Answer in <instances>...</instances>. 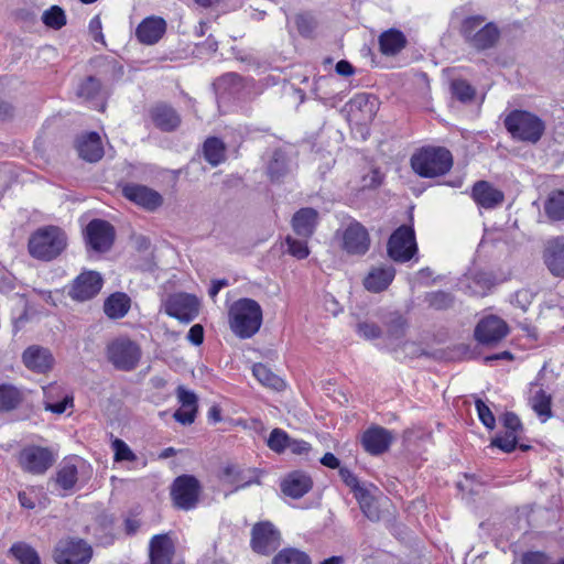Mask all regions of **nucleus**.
<instances>
[{
    "instance_id": "nucleus-30",
    "label": "nucleus",
    "mask_w": 564,
    "mask_h": 564,
    "mask_svg": "<svg viewBox=\"0 0 564 564\" xmlns=\"http://www.w3.org/2000/svg\"><path fill=\"white\" fill-rule=\"evenodd\" d=\"M226 150V144L217 137H208L202 147L205 161L214 167L225 162Z\"/></svg>"
},
{
    "instance_id": "nucleus-21",
    "label": "nucleus",
    "mask_w": 564,
    "mask_h": 564,
    "mask_svg": "<svg viewBox=\"0 0 564 564\" xmlns=\"http://www.w3.org/2000/svg\"><path fill=\"white\" fill-rule=\"evenodd\" d=\"M471 197L478 206L485 209L496 208L505 200L503 192L494 187L487 181H478L474 184Z\"/></svg>"
},
{
    "instance_id": "nucleus-31",
    "label": "nucleus",
    "mask_w": 564,
    "mask_h": 564,
    "mask_svg": "<svg viewBox=\"0 0 564 564\" xmlns=\"http://www.w3.org/2000/svg\"><path fill=\"white\" fill-rule=\"evenodd\" d=\"M344 247H369L370 238L367 228L359 221L348 224L343 232Z\"/></svg>"
},
{
    "instance_id": "nucleus-33",
    "label": "nucleus",
    "mask_w": 564,
    "mask_h": 564,
    "mask_svg": "<svg viewBox=\"0 0 564 564\" xmlns=\"http://www.w3.org/2000/svg\"><path fill=\"white\" fill-rule=\"evenodd\" d=\"M289 173V159L282 150H275L268 163L267 174L271 182H280Z\"/></svg>"
},
{
    "instance_id": "nucleus-50",
    "label": "nucleus",
    "mask_w": 564,
    "mask_h": 564,
    "mask_svg": "<svg viewBox=\"0 0 564 564\" xmlns=\"http://www.w3.org/2000/svg\"><path fill=\"white\" fill-rule=\"evenodd\" d=\"M112 448L115 451V460L116 462H133L137 459L135 454L130 449V447L120 438H116L112 442Z\"/></svg>"
},
{
    "instance_id": "nucleus-10",
    "label": "nucleus",
    "mask_w": 564,
    "mask_h": 564,
    "mask_svg": "<svg viewBox=\"0 0 564 564\" xmlns=\"http://www.w3.org/2000/svg\"><path fill=\"white\" fill-rule=\"evenodd\" d=\"M281 545V533L270 521L257 522L251 529L250 546L260 555H270Z\"/></svg>"
},
{
    "instance_id": "nucleus-58",
    "label": "nucleus",
    "mask_w": 564,
    "mask_h": 564,
    "mask_svg": "<svg viewBox=\"0 0 564 564\" xmlns=\"http://www.w3.org/2000/svg\"><path fill=\"white\" fill-rule=\"evenodd\" d=\"M339 476L341 480L354 490L355 495L359 492V490H365L359 486L358 478L355 476V474L347 467L339 468Z\"/></svg>"
},
{
    "instance_id": "nucleus-57",
    "label": "nucleus",
    "mask_w": 564,
    "mask_h": 564,
    "mask_svg": "<svg viewBox=\"0 0 564 564\" xmlns=\"http://www.w3.org/2000/svg\"><path fill=\"white\" fill-rule=\"evenodd\" d=\"M88 30L95 42L105 44V36L102 33V23L99 15L90 19Z\"/></svg>"
},
{
    "instance_id": "nucleus-38",
    "label": "nucleus",
    "mask_w": 564,
    "mask_h": 564,
    "mask_svg": "<svg viewBox=\"0 0 564 564\" xmlns=\"http://www.w3.org/2000/svg\"><path fill=\"white\" fill-rule=\"evenodd\" d=\"M530 403L533 411L538 414L542 422H545L551 417V395L547 394L543 389H539L534 392Z\"/></svg>"
},
{
    "instance_id": "nucleus-1",
    "label": "nucleus",
    "mask_w": 564,
    "mask_h": 564,
    "mask_svg": "<svg viewBox=\"0 0 564 564\" xmlns=\"http://www.w3.org/2000/svg\"><path fill=\"white\" fill-rule=\"evenodd\" d=\"M263 319L260 304L248 297L235 301L228 311V322L231 332L241 339L256 335Z\"/></svg>"
},
{
    "instance_id": "nucleus-53",
    "label": "nucleus",
    "mask_w": 564,
    "mask_h": 564,
    "mask_svg": "<svg viewBox=\"0 0 564 564\" xmlns=\"http://www.w3.org/2000/svg\"><path fill=\"white\" fill-rule=\"evenodd\" d=\"M388 256L395 262H406L411 259L417 260L416 253L419 249H387Z\"/></svg>"
},
{
    "instance_id": "nucleus-41",
    "label": "nucleus",
    "mask_w": 564,
    "mask_h": 564,
    "mask_svg": "<svg viewBox=\"0 0 564 564\" xmlns=\"http://www.w3.org/2000/svg\"><path fill=\"white\" fill-rule=\"evenodd\" d=\"M252 373L263 386L275 390H281L284 387V381L263 364H256L252 368Z\"/></svg>"
},
{
    "instance_id": "nucleus-25",
    "label": "nucleus",
    "mask_w": 564,
    "mask_h": 564,
    "mask_svg": "<svg viewBox=\"0 0 564 564\" xmlns=\"http://www.w3.org/2000/svg\"><path fill=\"white\" fill-rule=\"evenodd\" d=\"M78 155L87 162H97L104 156V148L97 132H89L76 141Z\"/></svg>"
},
{
    "instance_id": "nucleus-51",
    "label": "nucleus",
    "mask_w": 564,
    "mask_h": 564,
    "mask_svg": "<svg viewBox=\"0 0 564 564\" xmlns=\"http://www.w3.org/2000/svg\"><path fill=\"white\" fill-rule=\"evenodd\" d=\"M477 414L481 423L489 430L496 426V419L489 406L480 399L475 402Z\"/></svg>"
},
{
    "instance_id": "nucleus-45",
    "label": "nucleus",
    "mask_w": 564,
    "mask_h": 564,
    "mask_svg": "<svg viewBox=\"0 0 564 564\" xmlns=\"http://www.w3.org/2000/svg\"><path fill=\"white\" fill-rule=\"evenodd\" d=\"M453 96L462 102H470L474 100L476 90L464 79H455L451 84Z\"/></svg>"
},
{
    "instance_id": "nucleus-22",
    "label": "nucleus",
    "mask_w": 564,
    "mask_h": 564,
    "mask_svg": "<svg viewBox=\"0 0 564 564\" xmlns=\"http://www.w3.org/2000/svg\"><path fill=\"white\" fill-rule=\"evenodd\" d=\"M395 276L393 267H373L365 276L362 284L371 293H380L389 288Z\"/></svg>"
},
{
    "instance_id": "nucleus-59",
    "label": "nucleus",
    "mask_w": 564,
    "mask_h": 564,
    "mask_svg": "<svg viewBox=\"0 0 564 564\" xmlns=\"http://www.w3.org/2000/svg\"><path fill=\"white\" fill-rule=\"evenodd\" d=\"M521 564H549V556L540 551L525 552L521 556Z\"/></svg>"
},
{
    "instance_id": "nucleus-18",
    "label": "nucleus",
    "mask_w": 564,
    "mask_h": 564,
    "mask_svg": "<svg viewBox=\"0 0 564 564\" xmlns=\"http://www.w3.org/2000/svg\"><path fill=\"white\" fill-rule=\"evenodd\" d=\"M67 236L65 231L54 225H47L36 229L29 238L28 247H66Z\"/></svg>"
},
{
    "instance_id": "nucleus-42",
    "label": "nucleus",
    "mask_w": 564,
    "mask_h": 564,
    "mask_svg": "<svg viewBox=\"0 0 564 564\" xmlns=\"http://www.w3.org/2000/svg\"><path fill=\"white\" fill-rule=\"evenodd\" d=\"M356 499L364 514L371 521L379 520L380 511L373 497L365 489L356 494Z\"/></svg>"
},
{
    "instance_id": "nucleus-24",
    "label": "nucleus",
    "mask_w": 564,
    "mask_h": 564,
    "mask_svg": "<svg viewBox=\"0 0 564 564\" xmlns=\"http://www.w3.org/2000/svg\"><path fill=\"white\" fill-rule=\"evenodd\" d=\"M312 486L313 481L308 475L302 471H293L282 480L281 490L285 496L299 499L306 495Z\"/></svg>"
},
{
    "instance_id": "nucleus-52",
    "label": "nucleus",
    "mask_w": 564,
    "mask_h": 564,
    "mask_svg": "<svg viewBox=\"0 0 564 564\" xmlns=\"http://www.w3.org/2000/svg\"><path fill=\"white\" fill-rule=\"evenodd\" d=\"M356 330L358 335L365 339H376L382 334L381 328L376 323L371 322L358 323Z\"/></svg>"
},
{
    "instance_id": "nucleus-60",
    "label": "nucleus",
    "mask_w": 564,
    "mask_h": 564,
    "mask_svg": "<svg viewBox=\"0 0 564 564\" xmlns=\"http://www.w3.org/2000/svg\"><path fill=\"white\" fill-rule=\"evenodd\" d=\"M196 413L197 409H185L181 406V409L175 411L173 416L178 423L189 425L195 421Z\"/></svg>"
},
{
    "instance_id": "nucleus-32",
    "label": "nucleus",
    "mask_w": 564,
    "mask_h": 564,
    "mask_svg": "<svg viewBox=\"0 0 564 564\" xmlns=\"http://www.w3.org/2000/svg\"><path fill=\"white\" fill-rule=\"evenodd\" d=\"M23 392L13 384H0V412H10L20 406Z\"/></svg>"
},
{
    "instance_id": "nucleus-20",
    "label": "nucleus",
    "mask_w": 564,
    "mask_h": 564,
    "mask_svg": "<svg viewBox=\"0 0 564 564\" xmlns=\"http://www.w3.org/2000/svg\"><path fill=\"white\" fill-rule=\"evenodd\" d=\"M261 471L256 468H240L238 465L228 464L223 469L225 481L235 486V490L260 484Z\"/></svg>"
},
{
    "instance_id": "nucleus-7",
    "label": "nucleus",
    "mask_w": 564,
    "mask_h": 564,
    "mask_svg": "<svg viewBox=\"0 0 564 564\" xmlns=\"http://www.w3.org/2000/svg\"><path fill=\"white\" fill-rule=\"evenodd\" d=\"M91 546L83 539L66 538L57 542L53 551L56 564H89Z\"/></svg>"
},
{
    "instance_id": "nucleus-23",
    "label": "nucleus",
    "mask_w": 564,
    "mask_h": 564,
    "mask_svg": "<svg viewBox=\"0 0 564 564\" xmlns=\"http://www.w3.org/2000/svg\"><path fill=\"white\" fill-rule=\"evenodd\" d=\"M149 549L151 564H172L175 549L169 534L154 535L150 541Z\"/></svg>"
},
{
    "instance_id": "nucleus-3",
    "label": "nucleus",
    "mask_w": 564,
    "mask_h": 564,
    "mask_svg": "<svg viewBox=\"0 0 564 564\" xmlns=\"http://www.w3.org/2000/svg\"><path fill=\"white\" fill-rule=\"evenodd\" d=\"M459 34L465 43L475 51L482 52L496 46L500 30L494 22H486L481 14L469 15L462 20Z\"/></svg>"
},
{
    "instance_id": "nucleus-12",
    "label": "nucleus",
    "mask_w": 564,
    "mask_h": 564,
    "mask_svg": "<svg viewBox=\"0 0 564 564\" xmlns=\"http://www.w3.org/2000/svg\"><path fill=\"white\" fill-rule=\"evenodd\" d=\"M102 285L104 279L99 272L86 270L73 280L68 296L76 302L89 301L100 292Z\"/></svg>"
},
{
    "instance_id": "nucleus-6",
    "label": "nucleus",
    "mask_w": 564,
    "mask_h": 564,
    "mask_svg": "<svg viewBox=\"0 0 564 564\" xmlns=\"http://www.w3.org/2000/svg\"><path fill=\"white\" fill-rule=\"evenodd\" d=\"M107 358L118 370H133L141 358L140 346L129 338H118L107 346Z\"/></svg>"
},
{
    "instance_id": "nucleus-48",
    "label": "nucleus",
    "mask_w": 564,
    "mask_h": 564,
    "mask_svg": "<svg viewBox=\"0 0 564 564\" xmlns=\"http://www.w3.org/2000/svg\"><path fill=\"white\" fill-rule=\"evenodd\" d=\"M518 444V433L506 431L491 441V446L498 447L506 453L512 452Z\"/></svg>"
},
{
    "instance_id": "nucleus-15",
    "label": "nucleus",
    "mask_w": 564,
    "mask_h": 564,
    "mask_svg": "<svg viewBox=\"0 0 564 564\" xmlns=\"http://www.w3.org/2000/svg\"><path fill=\"white\" fill-rule=\"evenodd\" d=\"M115 237V227L104 219L90 220L85 229V239L88 247H111Z\"/></svg>"
},
{
    "instance_id": "nucleus-62",
    "label": "nucleus",
    "mask_w": 564,
    "mask_h": 564,
    "mask_svg": "<svg viewBox=\"0 0 564 564\" xmlns=\"http://www.w3.org/2000/svg\"><path fill=\"white\" fill-rule=\"evenodd\" d=\"M295 24H296L299 32L304 36L310 35L313 31L312 20L306 15H303V14L297 15L295 18Z\"/></svg>"
},
{
    "instance_id": "nucleus-35",
    "label": "nucleus",
    "mask_w": 564,
    "mask_h": 564,
    "mask_svg": "<svg viewBox=\"0 0 564 564\" xmlns=\"http://www.w3.org/2000/svg\"><path fill=\"white\" fill-rule=\"evenodd\" d=\"M9 553L20 564H41V558L36 550L25 542L13 543L9 550Z\"/></svg>"
},
{
    "instance_id": "nucleus-64",
    "label": "nucleus",
    "mask_w": 564,
    "mask_h": 564,
    "mask_svg": "<svg viewBox=\"0 0 564 564\" xmlns=\"http://www.w3.org/2000/svg\"><path fill=\"white\" fill-rule=\"evenodd\" d=\"M288 448L293 454L302 455L311 451V445L305 441L291 438Z\"/></svg>"
},
{
    "instance_id": "nucleus-36",
    "label": "nucleus",
    "mask_w": 564,
    "mask_h": 564,
    "mask_svg": "<svg viewBox=\"0 0 564 564\" xmlns=\"http://www.w3.org/2000/svg\"><path fill=\"white\" fill-rule=\"evenodd\" d=\"M78 480L77 467L70 463H63L56 471L55 481L63 490H72Z\"/></svg>"
},
{
    "instance_id": "nucleus-49",
    "label": "nucleus",
    "mask_w": 564,
    "mask_h": 564,
    "mask_svg": "<svg viewBox=\"0 0 564 564\" xmlns=\"http://www.w3.org/2000/svg\"><path fill=\"white\" fill-rule=\"evenodd\" d=\"M406 321L400 314H393L387 323L388 336L393 339H400L404 336Z\"/></svg>"
},
{
    "instance_id": "nucleus-17",
    "label": "nucleus",
    "mask_w": 564,
    "mask_h": 564,
    "mask_svg": "<svg viewBox=\"0 0 564 564\" xmlns=\"http://www.w3.org/2000/svg\"><path fill=\"white\" fill-rule=\"evenodd\" d=\"M166 32V21L156 15L143 19L135 29V37L144 45L156 44Z\"/></svg>"
},
{
    "instance_id": "nucleus-13",
    "label": "nucleus",
    "mask_w": 564,
    "mask_h": 564,
    "mask_svg": "<svg viewBox=\"0 0 564 564\" xmlns=\"http://www.w3.org/2000/svg\"><path fill=\"white\" fill-rule=\"evenodd\" d=\"M508 325L498 316L489 315L480 319L475 328V338L482 345L496 344L508 334Z\"/></svg>"
},
{
    "instance_id": "nucleus-2",
    "label": "nucleus",
    "mask_w": 564,
    "mask_h": 564,
    "mask_svg": "<svg viewBox=\"0 0 564 564\" xmlns=\"http://www.w3.org/2000/svg\"><path fill=\"white\" fill-rule=\"evenodd\" d=\"M503 126L512 140L529 144H536L546 130V123L541 117L523 109L508 112Z\"/></svg>"
},
{
    "instance_id": "nucleus-29",
    "label": "nucleus",
    "mask_w": 564,
    "mask_h": 564,
    "mask_svg": "<svg viewBox=\"0 0 564 564\" xmlns=\"http://www.w3.org/2000/svg\"><path fill=\"white\" fill-rule=\"evenodd\" d=\"M130 303V297L126 293L116 292L106 299L104 312L109 318L119 319L129 312Z\"/></svg>"
},
{
    "instance_id": "nucleus-46",
    "label": "nucleus",
    "mask_w": 564,
    "mask_h": 564,
    "mask_svg": "<svg viewBox=\"0 0 564 564\" xmlns=\"http://www.w3.org/2000/svg\"><path fill=\"white\" fill-rule=\"evenodd\" d=\"M290 440L285 431L276 427L271 431L267 445L274 453L281 454L288 448Z\"/></svg>"
},
{
    "instance_id": "nucleus-37",
    "label": "nucleus",
    "mask_w": 564,
    "mask_h": 564,
    "mask_svg": "<svg viewBox=\"0 0 564 564\" xmlns=\"http://www.w3.org/2000/svg\"><path fill=\"white\" fill-rule=\"evenodd\" d=\"M387 247H417L413 228L406 225L400 226L390 236Z\"/></svg>"
},
{
    "instance_id": "nucleus-26",
    "label": "nucleus",
    "mask_w": 564,
    "mask_h": 564,
    "mask_svg": "<svg viewBox=\"0 0 564 564\" xmlns=\"http://www.w3.org/2000/svg\"><path fill=\"white\" fill-rule=\"evenodd\" d=\"M151 119L156 128L162 131H173L181 124V117L176 110L166 105L159 104L151 109Z\"/></svg>"
},
{
    "instance_id": "nucleus-4",
    "label": "nucleus",
    "mask_w": 564,
    "mask_h": 564,
    "mask_svg": "<svg viewBox=\"0 0 564 564\" xmlns=\"http://www.w3.org/2000/svg\"><path fill=\"white\" fill-rule=\"evenodd\" d=\"M411 166L422 177H436L449 172L453 166V156L443 147H426L412 155Z\"/></svg>"
},
{
    "instance_id": "nucleus-19",
    "label": "nucleus",
    "mask_w": 564,
    "mask_h": 564,
    "mask_svg": "<svg viewBox=\"0 0 564 564\" xmlns=\"http://www.w3.org/2000/svg\"><path fill=\"white\" fill-rule=\"evenodd\" d=\"M393 440L392 433L381 426H372L365 431L361 443L366 452L380 455L388 451Z\"/></svg>"
},
{
    "instance_id": "nucleus-34",
    "label": "nucleus",
    "mask_w": 564,
    "mask_h": 564,
    "mask_svg": "<svg viewBox=\"0 0 564 564\" xmlns=\"http://www.w3.org/2000/svg\"><path fill=\"white\" fill-rule=\"evenodd\" d=\"M545 215L554 221L564 220V191H552L544 203Z\"/></svg>"
},
{
    "instance_id": "nucleus-44",
    "label": "nucleus",
    "mask_w": 564,
    "mask_h": 564,
    "mask_svg": "<svg viewBox=\"0 0 564 564\" xmlns=\"http://www.w3.org/2000/svg\"><path fill=\"white\" fill-rule=\"evenodd\" d=\"M454 301V295L445 291L430 292L425 295V302L429 304V306L437 311L452 307Z\"/></svg>"
},
{
    "instance_id": "nucleus-61",
    "label": "nucleus",
    "mask_w": 564,
    "mask_h": 564,
    "mask_svg": "<svg viewBox=\"0 0 564 564\" xmlns=\"http://www.w3.org/2000/svg\"><path fill=\"white\" fill-rule=\"evenodd\" d=\"M502 425L506 431L518 433L522 430L520 419L512 412H507L501 417Z\"/></svg>"
},
{
    "instance_id": "nucleus-11",
    "label": "nucleus",
    "mask_w": 564,
    "mask_h": 564,
    "mask_svg": "<svg viewBox=\"0 0 564 564\" xmlns=\"http://www.w3.org/2000/svg\"><path fill=\"white\" fill-rule=\"evenodd\" d=\"M163 308L169 316L187 324L197 317L199 301L187 293H175L164 301Z\"/></svg>"
},
{
    "instance_id": "nucleus-14",
    "label": "nucleus",
    "mask_w": 564,
    "mask_h": 564,
    "mask_svg": "<svg viewBox=\"0 0 564 564\" xmlns=\"http://www.w3.org/2000/svg\"><path fill=\"white\" fill-rule=\"evenodd\" d=\"M122 194L130 202L150 212L158 209L163 203V197L159 192L141 184H126L122 187Z\"/></svg>"
},
{
    "instance_id": "nucleus-47",
    "label": "nucleus",
    "mask_w": 564,
    "mask_h": 564,
    "mask_svg": "<svg viewBox=\"0 0 564 564\" xmlns=\"http://www.w3.org/2000/svg\"><path fill=\"white\" fill-rule=\"evenodd\" d=\"M100 80L94 76H88L78 87L77 95L86 100L94 99L100 91Z\"/></svg>"
},
{
    "instance_id": "nucleus-16",
    "label": "nucleus",
    "mask_w": 564,
    "mask_h": 564,
    "mask_svg": "<svg viewBox=\"0 0 564 564\" xmlns=\"http://www.w3.org/2000/svg\"><path fill=\"white\" fill-rule=\"evenodd\" d=\"M24 366L36 373H46L54 366V357L48 348L32 345L22 354Z\"/></svg>"
},
{
    "instance_id": "nucleus-9",
    "label": "nucleus",
    "mask_w": 564,
    "mask_h": 564,
    "mask_svg": "<svg viewBox=\"0 0 564 564\" xmlns=\"http://www.w3.org/2000/svg\"><path fill=\"white\" fill-rule=\"evenodd\" d=\"M21 468L32 475L45 474L55 463L53 452L47 447L30 445L19 453Z\"/></svg>"
},
{
    "instance_id": "nucleus-54",
    "label": "nucleus",
    "mask_w": 564,
    "mask_h": 564,
    "mask_svg": "<svg viewBox=\"0 0 564 564\" xmlns=\"http://www.w3.org/2000/svg\"><path fill=\"white\" fill-rule=\"evenodd\" d=\"M177 399L181 403V406L185 409H197V397L193 391H189L184 387H178Z\"/></svg>"
},
{
    "instance_id": "nucleus-43",
    "label": "nucleus",
    "mask_w": 564,
    "mask_h": 564,
    "mask_svg": "<svg viewBox=\"0 0 564 564\" xmlns=\"http://www.w3.org/2000/svg\"><path fill=\"white\" fill-rule=\"evenodd\" d=\"M42 22L50 29L61 30L67 23L65 11L58 6H52L43 12Z\"/></svg>"
},
{
    "instance_id": "nucleus-8",
    "label": "nucleus",
    "mask_w": 564,
    "mask_h": 564,
    "mask_svg": "<svg viewBox=\"0 0 564 564\" xmlns=\"http://www.w3.org/2000/svg\"><path fill=\"white\" fill-rule=\"evenodd\" d=\"M345 110L349 122L367 126L372 122L379 110V100L371 94H356L345 105Z\"/></svg>"
},
{
    "instance_id": "nucleus-39",
    "label": "nucleus",
    "mask_w": 564,
    "mask_h": 564,
    "mask_svg": "<svg viewBox=\"0 0 564 564\" xmlns=\"http://www.w3.org/2000/svg\"><path fill=\"white\" fill-rule=\"evenodd\" d=\"M543 259L552 275L564 278V249H545Z\"/></svg>"
},
{
    "instance_id": "nucleus-63",
    "label": "nucleus",
    "mask_w": 564,
    "mask_h": 564,
    "mask_svg": "<svg viewBox=\"0 0 564 564\" xmlns=\"http://www.w3.org/2000/svg\"><path fill=\"white\" fill-rule=\"evenodd\" d=\"M187 339L195 346H199L204 341V328L200 324L193 325L188 333Z\"/></svg>"
},
{
    "instance_id": "nucleus-55",
    "label": "nucleus",
    "mask_w": 564,
    "mask_h": 564,
    "mask_svg": "<svg viewBox=\"0 0 564 564\" xmlns=\"http://www.w3.org/2000/svg\"><path fill=\"white\" fill-rule=\"evenodd\" d=\"M73 402H74L73 395L65 394L63 400L59 402L53 403L50 401H45V410L51 411L55 414H62L66 411V409L68 406H73Z\"/></svg>"
},
{
    "instance_id": "nucleus-40",
    "label": "nucleus",
    "mask_w": 564,
    "mask_h": 564,
    "mask_svg": "<svg viewBox=\"0 0 564 564\" xmlns=\"http://www.w3.org/2000/svg\"><path fill=\"white\" fill-rule=\"evenodd\" d=\"M272 564H312L310 556L297 549L281 550L272 560Z\"/></svg>"
},
{
    "instance_id": "nucleus-56",
    "label": "nucleus",
    "mask_w": 564,
    "mask_h": 564,
    "mask_svg": "<svg viewBox=\"0 0 564 564\" xmlns=\"http://www.w3.org/2000/svg\"><path fill=\"white\" fill-rule=\"evenodd\" d=\"M62 249H29L30 256L39 261L48 262L56 259Z\"/></svg>"
},
{
    "instance_id": "nucleus-5",
    "label": "nucleus",
    "mask_w": 564,
    "mask_h": 564,
    "mask_svg": "<svg viewBox=\"0 0 564 564\" xmlns=\"http://www.w3.org/2000/svg\"><path fill=\"white\" fill-rule=\"evenodd\" d=\"M202 486L193 475L176 477L171 486V499L173 506L180 510L188 511L197 507Z\"/></svg>"
},
{
    "instance_id": "nucleus-27",
    "label": "nucleus",
    "mask_w": 564,
    "mask_h": 564,
    "mask_svg": "<svg viewBox=\"0 0 564 564\" xmlns=\"http://www.w3.org/2000/svg\"><path fill=\"white\" fill-rule=\"evenodd\" d=\"M318 213L312 207L297 210L292 218L293 230L299 237L308 238L317 225Z\"/></svg>"
},
{
    "instance_id": "nucleus-28",
    "label": "nucleus",
    "mask_w": 564,
    "mask_h": 564,
    "mask_svg": "<svg viewBox=\"0 0 564 564\" xmlns=\"http://www.w3.org/2000/svg\"><path fill=\"white\" fill-rule=\"evenodd\" d=\"M408 44L406 36L398 29H389L379 36L380 52L386 56L398 55Z\"/></svg>"
}]
</instances>
